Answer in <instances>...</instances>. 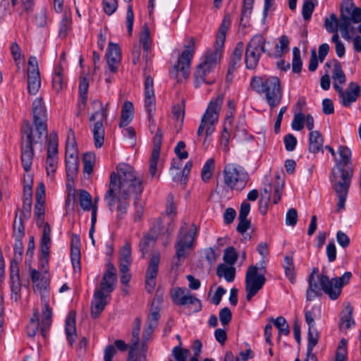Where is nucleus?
Instances as JSON below:
<instances>
[{"label": "nucleus", "instance_id": "1", "mask_svg": "<svg viewBox=\"0 0 361 361\" xmlns=\"http://www.w3.org/2000/svg\"><path fill=\"white\" fill-rule=\"evenodd\" d=\"M34 130L29 121H25L21 128V162L24 170L31 169L34 157L33 145L42 141L47 134V110L41 98H36L32 103Z\"/></svg>", "mask_w": 361, "mask_h": 361}, {"label": "nucleus", "instance_id": "2", "mask_svg": "<svg viewBox=\"0 0 361 361\" xmlns=\"http://www.w3.org/2000/svg\"><path fill=\"white\" fill-rule=\"evenodd\" d=\"M230 25V17L224 16L216 35L214 49H209L205 54L202 61L198 65L195 72L194 85L196 88L199 87L202 83L209 85L214 83V78L210 76V75L212 74L214 68L220 62L226 32Z\"/></svg>", "mask_w": 361, "mask_h": 361}, {"label": "nucleus", "instance_id": "3", "mask_svg": "<svg viewBox=\"0 0 361 361\" xmlns=\"http://www.w3.org/2000/svg\"><path fill=\"white\" fill-rule=\"evenodd\" d=\"M338 151L340 159L332 170L331 183L338 199L337 207L340 211L345 208L353 171L351 168V150L346 146L341 145Z\"/></svg>", "mask_w": 361, "mask_h": 361}, {"label": "nucleus", "instance_id": "4", "mask_svg": "<svg viewBox=\"0 0 361 361\" xmlns=\"http://www.w3.org/2000/svg\"><path fill=\"white\" fill-rule=\"evenodd\" d=\"M352 276L350 271L345 272L340 277L329 279L326 274H321L318 276L319 283L314 277V273H311L308 277V287L306 290V300L312 301L316 298L322 295V290L329 298L335 300L338 298L342 292V288L347 285Z\"/></svg>", "mask_w": 361, "mask_h": 361}, {"label": "nucleus", "instance_id": "5", "mask_svg": "<svg viewBox=\"0 0 361 361\" xmlns=\"http://www.w3.org/2000/svg\"><path fill=\"white\" fill-rule=\"evenodd\" d=\"M117 172H112L107 196L109 197L116 190L133 192L140 195L143 191L142 180L137 176L134 169L126 163H120L116 167Z\"/></svg>", "mask_w": 361, "mask_h": 361}, {"label": "nucleus", "instance_id": "6", "mask_svg": "<svg viewBox=\"0 0 361 361\" xmlns=\"http://www.w3.org/2000/svg\"><path fill=\"white\" fill-rule=\"evenodd\" d=\"M250 86L259 94H264L267 102L271 109L277 106L282 99V90L280 80L276 76H270L265 79L254 76L251 78Z\"/></svg>", "mask_w": 361, "mask_h": 361}, {"label": "nucleus", "instance_id": "7", "mask_svg": "<svg viewBox=\"0 0 361 361\" xmlns=\"http://www.w3.org/2000/svg\"><path fill=\"white\" fill-rule=\"evenodd\" d=\"M224 95L219 94L215 99H212L202 116L197 135L200 137L204 134L208 137L214 133L216 126L219 121V112L223 104Z\"/></svg>", "mask_w": 361, "mask_h": 361}, {"label": "nucleus", "instance_id": "8", "mask_svg": "<svg viewBox=\"0 0 361 361\" xmlns=\"http://www.w3.org/2000/svg\"><path fill=\"white\" fill-rule=\"evenodd\" d=\"M197 233V227L195 224L188 225L185 222L180 226L174 246L175 257L180 262H183L193 249Z\"/></svg>", "mask_w": 361, "mask_h": 361}, {"label": "nucleus", "instance_id": "9", "mask_svg": "<svg viewBox=\"0 0 361 361\" xmlns=\"http://www.w3.org/2000/svg\"><path fill=\"white\" fill-rule=\"evenodd\" d=\"M249 180V175L243 167L235 164H228L224 169L225 185L231 190H242Z\"/></svg>", "mask_w": 361, "mask_h": 361}, {"label": "nucleus", "instance_id": "10", "mask_svg": "<svg viewBox=\"0 0 361 361\" xmlns=\"http://www.w3.org/2000/svg\"><path fill=\"white\" fill-rule=\"evenodd\" d=\"M194 39L192 38L188 45L184 46V49L178 59V63L174 65L170 71L171 78L176 79L178 82H181L183 79H186L190 73V66L194 54Z\"/></svg>", "mask_w": 361, "mask_h": 361}, {"label": "nucleus", "instance_id": "11", "mask_svg": "<svg viewBox=\"0 0 361 361\" xmlns=\"http://www.w3.org/2000/svg\"><path fill=\"white\" fill-rule=\"evenodd\" d=\"M266 39L262 35H255L247 44L245 62L246 68L254 70L259 64L263 53H266Z\"/></svg>", "mask_w": 361, "mask_h": 361}, {"label": "nucleus", "instance_id": "12", "mask_svg": "<svg viewBox=\"0 0 361 361\" xmlns=\"http://www.w3.org/2000/svg\"><path fill=\"white\" fill-rule=\"evenodd\" d=\"M257 266H250L245 275L246 299L250 301L260 290L266 282L264 274H257Z\"/></svg>", "mask_w": 361, "mask_h": 361}, {"label": "nucleus", "instance_id": "13", "mask_svg": "<svg viewBox=\"0 0 361 361\" xmlns=\"http://www.w3.org/2000/svg\"><path fill=\"white\" fill-rule=\"evenodd\" d=\"M130 192H131L124 190H116L108 197L107 190L104 195V200L106 203V206L111 212L114 210L115 203H117L116 210L118 219H121L128 212Z\"/></svg>", "mask_w": 361, "mask_h": 361}, {"label": "nucleus", "instance_id": "14", "mask_svg": "<svg viewBox=\"0 0 361 361\" xmlns=\"http://www.w3.org/2000/svg\"><path fill=\"white\" fill-rule=\"evenodd\" d=\"M171 297L172 301L177 305L186 306L191 305L195 307V311L197 312L202 310L201 301L185 288H173L171 290Z\"/></svg>", "mask_w": 361, "mask_h": 361}, {"label": "nucleus", "instance_id": "15", "mask_svg": "<svg viewBox=\"0 0 361 361\" xmlns=\"http://www.w3.org/2000/svg\"><path fill=\"white\" fill-rule=\"evenodd\" d=\"M335 90L338 94L341 104L345 107H350L361 96V87L355 82H349L345 90L335 85Z\"/></svg>", "mask_w": 361, "mask_h": 361}, {"label": "nucleus", "instance_id": "16", "mask_svg": "<svg viewBox=\"0 0 361 361\" xmlns=\"http://www.w3.org/2000/svg\"><path fill=\"white\" fill-rule=\"evenodd\" d=\"M58 159V137L56 133H52L49 135L46 159V170L48 176L56 171Z\"/></svg>", "mask_w": 361, "mask_h": 361}, {"label": "nucleus", "instance_id": "17", "mask_svg": "<svg viewBox=\"0 0 361 361\" xmlns=\"http://www.w3.org/2000/svg\"><path fill=\"white\" fill-rule=\"evenodd\" d=\"M117 283L116 269L111 262L107 263L106 271L102 279L99 288L96 290L110 295Z\"/></svg>", "mask_w": 361, "mask_h": 361}, {"label": "nucleus", "instance_id": "18", "mask_svg": "<svg viewBox=\"0 0 361 361\" xmlns=\"http://www.w3.org/2000/svg\"><path fill=\"white\" fill-rule=\"evenodd\" d=\"M106 56L109 71L116 73L121 61V51L118 45L109 42Z\"/></svg>", "mask_w": 361, "mask_h": 361}, {"label": "nucleus", "instance_id": "19", "mask_svg": "<svg viewBox=\"0 0 361 361\" xmlns=\"http://www.w3.org/2000/svg\"><path fill=\"white\" fill-rule=\"evenodd\" d=\"M161 141L162 132L160 129H157L153 138L154 147L149 160V173L152 176H154L157 171V164L160 156Z\"/></svg>", "mask_w": 361, "mask_h": 361}, {"label": "nucleus", "instance_id": "20", "mask_svg": "<svg viewBox=\"0 0 361 361\" xmlns=\"http://www.w3.org/2000/svg\"><path fill=\"white\" fill-rule=\"evenodd\" d=\"M110 299V295L95 290L91 304L92 317L94 318L98 317L109 303Z\"/></svg>", "mask_w": 361, "mask_h": 361}, {"label": "nucleus", "instance_id": "21", "mask_svg": "<svg viewBox=\"0 0 361 361\" xmlns=\"http://www.w3.org/2000/svg\"><path fill=\"white\" fill-rule=\"evenodd\" d=\"M153 79L150 75L145 77V107L151 118L155 110V97L153 89Z\"/></svg>", "mask_w": 361, "mask_h": 361}, {"label": "nucleus", "instance_id": "22", "mask_svg": "<svg viewBox=\"0 0 361 361\" xmlns=\"http://www.w3.org/2000/svg\"><path fill=\"white\" fill-rule=\"evenodd\" d=\"M320 310L319 307L314 306L310 310L308 309L307 305L305 308V322L308 326V338H318L319 333L315 327L314 319L319 316Z\"/></svg>", "mask_w": 361, "mask_h": 361}, {"label": "nucleus", "instance_id": "23", "mask_svg": "<svg viewBox=\"0 0 361 361\" xmlns=\"http://www.w3.org/2000/svg\"><path fill=\"white\" fill-rule=\"evenodd\" d=\"M147 344L135 340L130 346L127 361H146Z\"/></svg>", "mask_w": 361, "mask_h": 361}, {"label": "nucleus", "instance_id": "24", "mask_svg": "<svg viewBox=\"0 0 361 361\" xmlns=\"http://www.w3.org/2000/svg\"><path fill=\"white\" fill-rule=\"evenodd\" d=\"M80 238L77 234L71 235V259L75 271H80Z\"/></svg>", "mask_w": 361, "mask_h": 361}, {"label": "nucleus", "instance_id": "25", "mask_svg": "<svg viewBox=\"0 0 361 361\" xmlns=\"http://www.w3.org/2000/svg\"><path fill=\"white\" fill-rule=\"evenodd\" d=\"M42 313L41 317V328L40 334L43 338H46L49 336V329L51 324V310L49 307L46 299L42 297Z\"/></svg>", "mask_w": 361, "mask_h": 361}, {"label": "nucleus", "instance_id": "26", "mask_svg": "<svg viewBox=\"0 0 361 361\" xmlns=\"http://www.w3.org/2000/svg\"><path fill=\"white\" fill-rule=\"evenodd\" d=\"M353 307L350 304H347L340 314L339 329L342 331H346L355 324L353 317Z\"/></svg>", "mask_w": 361, "mask_h": 361}, {"label": "nucleus", "instance_id": "27", "mask_svg": "<svg viewBox=\"0 0 361 361\" xmlns=\"http://www.w3.org/2000/svg\"><path fill=\"white\" fill-rule=\"evenodd\" d=\"M324 139L322 134L317 131H311L309 134L308 150L310 152L317 154L322 150Z\"/></svg>", "mask_w": 361, "mask_h": 361}, {"label": "nucleus", "instance_id": "28", "mask_svg": "<svg viewBox=\"0 0 361 361\" xmlns=\"http://www.w3.org/2000/svg\"><path fill=\"white\" fill-rule=\"evenodd\" d=\"M51 227L47 222L44 224L42 235L40 240V252H42L45 257L47 256V253L49 252L51 245Z\"/></svg>", "mask_w": 361, "mask_h": 361}, {"label": "nucleus", "instance_id": "29", "mask_svg": "<svg viewBox=\"0 0 361 361\" xmlns=\"http://www.w3.org/2000/svg\"><path fill=\"white\" fill-rule=\"evenodd\" d=\"M134 107L132 102L126 101L122 106L119 127L127 126L133 119Z\"/></svg>", "mask_w": 361, "mask_h": 361}, {"label": "nucleus", "instance_id": "30", "mask_svg": "<svg viewBox=\"0 0 361 361\" xmlns=\"http://www.w3.org/2000/svg\"><path fill=\"white\" fill-rule=\"evenodd\" d=\"M161 255L159 252L152 255L146 270L145 278L157 279Z\"/></svg>", "mask_w": 361, "mask_h": 361}, {"label": "nucleus", "instance_id": "31", "mask_svg": "<svg viewBox=\"0 0 361 361\" xmlns=\"http://www.w3.org/2000/svg\"><path fill=\"white\" fill-rule=\"evenodd\" d=\"M93 105L97 109V110L91 115L90 121H93L97 120L102 122L103 120H106L108 116L109 103L104 106L103 104L100 101L95 100L93 102Z\"/></svg>", "mask_w": 361, "mask_h": 361}, {"label": "nucleus", "instance_id": "32", "mask_svg": "<svg viewBox=\"0 0 361 361\" xmlns=\"http://www.w3.org/2000/svg\"><path fill=\"white\" fill-rule=\"evenodd\" d=\"M270 321L273 323V325L276 328L279 338H281L282 336L286 337L289 335V325L286 319L283 317L279 316L276 319L271 318Z\"/></svg>", "mask_w": 361, "mask_h": 361}, {"label": "nucleus", "instance_id": "33", "mask_svg": "<svg viewBox=\"0 0 361 361\" xmlns=\"http://www.w3.org/2000/svg\"><path fill=\"white\" fill-rule=\"evenodd\" d=\"M92 133L94 146L97 148L102 147L104 141V128L103 123L101 121H97L95 122L93 126Z\"/></svg>", "mask_w": 361, "mask_h": 361}, {"label": "nucleus", "instance_id": "34", "mask_svg": "<svg viewBox=\"0 0 361 361\" xmlns=\"http://www.w3.org/2000/svg\"><path fill=\"white\" fill-rule=\"evenodd\" d=\"M283 267L285 270L286 277L291 283H294L295 282V271L293 254L284 256Z\"/></svg>", "mask_w": 361, "mask_h": 361}, {"label": "nucleus", "instance_id": "35", "mask_svg": "<svg viewBox=\"0 0 361 361\" xmlns=\"http://www.w3.org/2000/svg\"><path fill=\"white\" fill-rule=\"evenodd\" d=\"M41 87V78L39 73L35 72L27 73V90L32 95H35Z\"/></svg>", "mask_w": 361, "mask_h": 361}, {"label": "nucleus", "instance_id": "36", "mask_svg": "<svg viewBox=\"0 0 361 361\" xmlns=\"http://www.w3.org/2000/svg\"><path fill=\"white\" fill-rule=\"evenodd\" d=\"M243 52V43L239 42L236 44V46L231 56L230 63L228 65L229 71H235L237 65L240 63Z\"/></svg>", "mask_w": 361, "mask_h": 361}, {"label": "nucleus", "instance_id": "37", "mask_svg": "<svg viewBox=\"0 0 361 361\" xmlns=\"http://www.w3.org/2000/svg\"><path fill=\"white\" fill-rule=\"evenodd\" d=\"M216 275L219 277H224L226 281H233L235 276V269L233 266H227L224 264H221L217 267Z\"/></svg>", "mask_w": 361, "mask_h": 361}, {"label": "nucleus", "instance_id": "38", "mask_svg": "<svg viewBox=\"0 0 361 361\" xmlns=\"http://www.w3.org/2000/svg\"><path fill=\"white\" fill-rule=\"evenodd\" d=\"M63 71V70L61 65L58 66L54 70V73L52 78V85L53 88L56 92L61 91L66 86Z\"/></svg>", "mask_w": 361, "mask_h": 361}, {"label": "nucleus", "instance_id": "39", "mask_svg": "<svg viewBox=\"0 0 361 361\" xmlns=\"http://www.w3.org/2000/svg\"><path fill=\"white\" fill-rule=\"evenodd\" d=\"M289 39L286 35H282L279 38V44L275 46V53L271 54L267 51V54L269 56L274 58L281 57L283 54L288 51Z\"/></svg>", "mask_w": 361, "mask_h": 361}, {"label": "nucleus", "instance_id": "40", "mask_svg": "<svg viewBox=\"0 0 361 361\" xmlns=\"http://www.w3.org/2000/svg\"><path fill=\"white\" fill-rule=\"evenodd\" d=\"M332 79L334 80L333 86L335 89V85H343L346 81L345 75L342 70L340 62L336 61L332 73Z\"/></svg>", "mask_w": 361, "mask_h": 361}, {"label": "nucleus", "instance_id": "41", "mask_svg": "<svg viewBox=\"0 0 361 361\" xmlns=\"http://www.w3.org/2000/svg\"><path fill=\"white\" fill-rule=\"evenodd\" d=\"M39 313L36 310L33 314L32 317L30 319V323L27 326V334L29 337H35L36 336H41L40 330H39Z\"/></svg>", "mask_w": 361, "mask_h": 361}, {"label": "nucleus", "instance_id": "42", "mask_svg": "<svg viewBox=\"0 0 361 361\" xmlns=\"http://www.w3.org/2000/svg\"><path fill=\"white\" fill-rule=\"evenodd\" d=\"M352 20L350 16L344 14V11L341 12L340 19L338 20V27L342 34V37L345 39H349L350 25Z\"/></svg>", "mask_w": 361, "mask_h": 361}, {"label": "nucleus", "instance_id": "43", "mask_svg": "<svg viewBox=\"0 0 361 361\" xmlns=\"http://www.w3.org/2000/svg\"><path fill=\"white\" fill-rule=\"evenodd\" d=\"M157 236L155 235L146 234L140 240V251L142 253V257L145 258L148 253L149 247L154 243Z\"/></svg>", "mask_w": 361, "mask_h": 361}, {"label": "nucleus", "instance_id": "44", "mask_svg": "<svg viewBox=\"0 0 361 361\" xmlns=\"http://www.w3.org/2000/svg\"><path fill=\"white\" fill-rule=\"evenodd\" d=\"M65 331L68 338L75 335V313L70 312L66 319Z\"/></svg>", "mask_w": 361, "mask_h": 361}, {"label": "nucleus", "instance_id": "45", "mask_svg": "<svg viewBox=\"0 0 361 361\" xmlns=\"http://www.w3.org/2000/svg\"><path fill=\"white\" fill-rule=\"evenodd\" d=\"M214 159L212 158L207 159L201 171V177L203 181L207 182L212 178L214 171Z\"/></svg>", "mask_w": 361, "mask_h": 361}, {"label": "nucleus", "instance_id": "46", "mask_svg": "<svg viewBox=\"0 0 361 361\" xmlns=\"http://www.w3.org/2000/svg\"><path fill=\"white\" fill-rule=\"evenodd\" d=\"M78 195L79 203L81 208L84 211H90L92 209L93 204L90 194L85 190H80Z\"/></svg>", "mask_w": 361, "mask_h": 361}, {"label": "nucleus", "instance_id": "47", "mask_svg": "<svg viewBox=\"0 0 361 361\" xmlns=\"http://www.w3.org/2000/svg\"><path fill=\"white\" fill-rule=\"evenodd\" d=\"M317 4V0H304L302 8V15L305 20H310L312 14Z\"/></svg>", "mask_w": 361, "mask_h": 361}, {"label": "nucleus", "instance_id": "48", "mask_svg": "<svg viewBox=\"0 0 361 361\" xmlns=\"http://www.w3.org/2000/svg\"><path fill=\"white\" fill-rule=\"evenodd\" d=\"M255 0H243V5L241 11L240 24L246 26L247 21L245 22V18L250 17L252 12Z\"/></svg>", "mask_w": 361, "mask_h": 361}, {"label": "nucleus", "instance_id": "49", "mask_svg": "<svg viewBox=\"0 0 361 361\" xmlns=\"http://www.w3.org/2000/svg\"><path fill=\"white\" fill-rule=\"evenodd\" d=\"M83 171L85 173L90 175L93 171V166L95 162V155L92 152H86L83 155Z\"/></svg>", "mask_w": 361, "mask_h": 361}, {"label": "nucleus", "instance_id": "50", "mask_svg": "<svg viewBox=\"0 0 361 361\" xmlns=\"http://www.w3.org/2000/svg\"><path fill=\"white\" fill-rule=\"evenodd\" d=\"M140 42L142 45L143 51H149V47L151 48L152 47V39L150 37V32L149 29L147 25H144L142 32L140 38Z\"/></svg>", "mask_w": 361, "mask_h": 361}, {"label": "nucleus", "instance_id": "51", "mask_svg": "<svg viewBox=\"0 0 361 361\" xmlns=\"http://www.w3.org/2000/svg\"><path fill=\"white\" fill-rule=\"evenodd\" d=\"M302 62L300 58V51L298 47L293 49L292 70L295 73H299L302 70Z\"/></svg>", "mask_w": 361, "mask_h": 361}, {"label": "nucleus", "instance_id": "52", "mask_svg": "<svg viewBox=\"0 0 361 361\" xmlns=\"http://www.w3.org/2000/svg\"><path fill=\"white\" fill-rule=\"evenodd\" d=\"M65 162L67 176L73 179L78 172L79 161L78 159H65Z\"/></svg>", "mask_w": 361, "mask_h": 361}, {"label": "nucleus", "instance_id": "53", "mask_svg": "<svg viewBox=\"0 0 361 361\" xmlns=\"http://www.w3.org/2000/svg\"><path fill=\"white\" fill-rule=\"evenodd\" d=\"M348 340H341L336 353L335 361H345L348 355Z\"/></svg>", "mask_w": 361, "mask_h": 361}, {"label": "nucleus", "instance_id": "54", "mask_svg": "<svg viewBox=\"0 0 361 361\" xmlns=\"http://www.w3.org/2000/svg\"><path fill=\"white\" fill-rule=\"evenodd\" d=\"M324 27L329 32H337L338 28V20L336 14L331 13L329 18L324 19Z\"/></svg>", "mask_w": 361, "mask_h": 361}, {"label": "nucleus", "instance_id": "55", "mask_svg": "<svg viewBox=\"0 0 361 361\" xmlns=\"http://www.w3.org/2000/svg\"><path fill=\"white\" fill-rule=\"evenodd\" d=\"M173 117L176 120L177 125H179L180 127L183 125L184 121V104H176L173 106Z\"/></svg>", "mask_w": 361, "mask_h": 361}, {"label": "nucleus", "instance_id": "56", "mask_svg": "<svg viewBox=\"0 0 361 361\" xmlns=\"http://www.w3.org/2000/svg\"><path fill=\"white\" fill-rule=\"evenodd\" d=\"M237 259L238 255L233 247L231 246L226 248L224 254V260L226 264L233 266L237 261Z\"/></svg>", "mask_w": 361, "mask_h": 361}, {"label": "nucleus", "instance_id": "57", "mask_svg": "<svg viewBox=\"0 0 361 361\" xmlns=\"http://www.w3.org/2000/svg\"><path fill=\"white\" fill-rule=\"evenodd\" d=\"M182 343L180 342L179 345L174 347L172 350V354L176 361H186L187 357L190 353L188 349L181 348Z\"/></svg>", "mask_w": 361, "mask_h": 361}, {"label": "nucleus", "instance_id": "58", "mask_svg": "<svg viewBox=\"0 0 361 361\" xmlns=\"http://www.w3.org/2000/svg\"><path fill=\"white\" fill-rule=\"evenodd\" d=\"M274 189L273 202L278 204L281 200L283 190V180H281L279 176H277V180L274 183Z\"/></svg>", "mask_w": 361, "mask_h": 361}, {"label": "nucleus", "instance_id": "59", "mask_svg": "<svg viewBox=\"0 0 361 361\" xmlns=\"http://www.w3.org/2000/svg\"><path fill=\"white\" fill-rule=\"evenodd\" d=\"M11 299L16 302L20 298L21 283L20 279L10 280Z\"/></svg>", "mask_w": 361, "mask_h": 361}, {"label": "nucleus", "instance_id": "60", "mask_svg": "<svg viewBox=\"0 0 361 361\" xmlns=\"http://www.w3.org/2000/svg\"><path fill=\"white\" fill-rule=\"evenodd\" d=\"M71 23L72 20L71 17L66 16L63 17L59 25V35L61 37H66L68 31L71 29Z\"/></svg>", "mask_w": 361, "mask_h": 361}, {"label": "nucleus", "instance_id": "61", "mask_svg": "<svg viewBox=\"0 0 361 361\" xmlns=\"http://www.w3.org/2000/svg\"><path fill=\"white\" fill-rule=\"evenodd\" d=\"M305 116L302 113L295 114L291 123V127L294 130L300 131L304 128Z\"/></svg>", "mask_w": 361, "mask_h": 361}, {"label": "nucleus", "instance_id": "62", "mask_svg": "<svg viewBox=\"0 0 361 361\" xmlns=\"http://www.w3.org/2000/svg\"><path fill=\"white\" fill-rule=\"evenodd\" d=\"M120 262H132L131 247L129 243H126L121 249L119 257Z\"/></svg>", "mask_w": 361, "mask_h": 361}, {"label": "nucleus", "instance_id": "63", "mask_svg": "<svg viewBox=\"0 0 361 361\" xmlns=\"http://www.w3.org/2000/svg\"><path fill=\"white\" fill-rule=\"evenodd\" d=\"M13 235L15 239H22L25 235V227L21 219H19L18 222L16 220L14 221Z\"/></svg>", "mask_w": 361, "mask_h": 361}, {"label": "nucleus", "instance_id": "64", "mask_svg": "<svg viewBox=\"0 0 361 361\" xmlns=\"http://www.w3.org/2000/svg\"><path fill=\"white\" fill-rule=\"evenodd\" d=\"M285 148L288 152H292L295 149L297 145V139L293 134H287L283 138Z\"/></svg>", "mask_w": 361, "mask_h": 361}]
</instances>
